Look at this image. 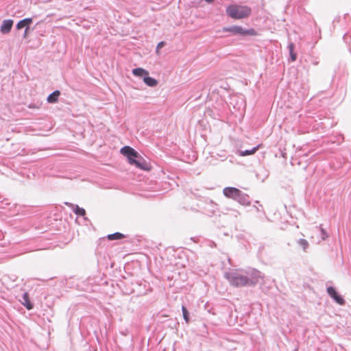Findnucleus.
<instances>
[{"mask_svg": "<svg viewBox=\"0 0 351 351\" xmlns=\"http://www.w3.org/2000/svg\"><path fill=\"white\" fill-rule=\"evenodd\" d=\"M207 3H212L214 0H205Z\"/></svg>", "mask_w": 351, "mask_h": 351, "instance_id": "bb28decb", "label": "nucleus"}, {"mask_svg": "<svg viewBox=\"0 0 351 351\" xmlns=\"http://www.w3.org/2000/svg\"><path fill=\"white\" fill-rule=\"evenodd\" d=\"M291 56V59L292 61H295L297 58V55L294 52L289 53Z\"/></svg>", "mask_w": 351, "mask_h": 351, "instance_id": "5701e85b", "label": "nucleus"}, {"mask_svg": "<svg viewBox=\"0 0 351 351\" xmlns=\"http://www.w3.org/2000/svg\"><path fill=\"white\" fill-rule=\"evenodd\" d=\"M165 45V42L161 41L157 45V49L161 48Z\"/></svg>", "mask_w": 351, "mask_h": 351, "instance_id": "393cba45", "label": "nucleus"}, {"mask_svg": "<svg viewBox=\"0 0 351 351\" xmlns=\"http://www.w3.org/2000/svg\"><path fill=\"white\" fill-rule=\"evenodd\" d=\"M131 165H135L137 168L143 170L149 169L148 163L144 160V158L137 152V156L133 158L132 160L129 162Z\"/></svg>", "mask_w": 351, "mask_h": 351, "instance_id": "7ed1b4c3", "label": "nucleus"}, {"mask_svg": "<svg viewBox=\"0 0 351 351\" xmlns=\"http://www.w3.org/2000/svg\"><path fill=\"white\" fill-rule=\"evenodd\" d=\"M29 29V27H28L25 28V32L23 34V38H27Z\"/></svg>", "mask_w": 351, "mask_h": 351, "instance_id": "b1692460", "label": "nucleus"}, {"mask_svg": "<svg viewBox=\"0 0 351 351\" xmlns=\"http://www.w3.org/2000/svg\"><path fill=\"white\" fill-rule=\"evenodd\" d=\"M182 315H183L184 319L185 320V322L186 323H189V320H190L189 311H187L186 308L184 306H182Z\"/></svg>", "mask_w": 351, "mask_h": 351, "instance_id": "6ab92c4d", "label": "nucleus"}, {"mask_svg": "<svg viewBox=\"0 0 351 351\" xmlns=\"http://www.w3.org/2000/svg\"><path fill=\"white\" fill-rule=\"evenodd\" d=\"M223 32H228L234 35H242L244 33V29L241 26L233 25L229 27H223Z\"/></svg>", "mask_w": 351, "mask_h": 351, "instance_id": "6e6552de", "label": "nucleus"}, {"mask_svg": "<svg viewBox=\"0 0 351 351\" xmlns=\"http://www.w3.org/2000/svg\"><path fill=\"white\" fill-rule=\"evenodd\" d=\"M224 277L231 285L236 287L255 286L259 282V279L263 278L259 271L252 268L233 269L225 272Z\"/></svg>", "mask_w": 351, "mask_h": 351, "instance_id": "f257e3e1", "label": "nucleus"}, {"mask_svg": "<svg viewBox=\"0 0 351 351\" xmlns=\"http://www.w3.org/2000/svg\"><path fill=\"white\" fill-rule=\"evenodd\" d=\"M255 31L253 29H244V33L242 35H255Z\"/></svg>", "mask_w": 351, "mask_h": 351, "instance_id": "412c9836", "label": "nucleus"}, {"mask_svg": "<svg viewBox=\"0 0 351 351\" xmlns=\"http://www.w3.org/2000/svg\"><path fill=\"white\" fill-rule=\"evenodd\" d=\"M32 23V18H25L24 19H22L19 21L16 24V29H21L23 27H29V25Z\"/></svg>", "mask_w": 351, "mask_h": 351, "instance_id": "9b49d317", "label": "nucleus"}, {"mask_svg": "<svg viewBox=\"0 0 351 351\" xmlns=\"http://www.w3.org/2000/svg\"><path fill=\"white\" fill-rule=\"evenodd\" d=\"M121 153L126 156L128 159L129 162L132 160L133 158L137 156V152L130 146H125L121 149Z\"/></svg>", "mask_w": 351, "mask_h": 351, "instance_id": "423d86ee", "label": "nucleus"}, {"mask_svg": "<svg viewBox=\"0 0 351 351\" xmlns=\"http://www.w3.org/2000/svg\"><path fill=\"white\" fill-rule=\"evenodd\" d=\"M259 147H260V145H257L256 147H253L251 149H246L245 151L238 150L237 153L241 156L252 155V154H254V153H256V152L258 149Z\"/></svg>", "mask_w": 351, "mask_h": 351, "instance_id": "ddd939ff", "label": "nucleus"}, {"mask_svg": "<svg viewBox=\"0 0 351 351\" xmlns=\"http://www.w3.org/2000/svg\"><path fill=\"white\" fill-rule=\"evenodd\" d=\"M210 204L213 207V212H214V207L215 206V205L214 204V203L212 201H210Z\"/></svg>", "mask_w": 351, "mask_h": 351, "instance_id": "a878e982", "label": "nucleus"}, {"mask_svg": "<svg viewBox=\"0 0 351 351\" xmlns=\"http://www.w3.org/2000/svg\"><path fill=\"white\" fill-rule=\"evenodd\" d=\"M60 95V92L59 90H55L47 97V100L51 104L56 103L58 101Z\"/></svg>", "mask_w": 351, "mask_h": 351, "instance_id": "2eb2a0df", "label": "nucleus"}, {"mask_svg": "<svg viewBox=\"0 0 351 351\" xmlns=\"http://www.w3.org/2000/svg\"><path fill=\"white\" fill-rule=\"evenodd\" d=\"M107 237L109 240H118L124 238L125 236L120 232H115L108 234Z\"/></svg>", "mask_w": 351, "mask_h": 351, "instance_id": "a211bd4d", "label": "nucleus"}, {"mask_svg": "<svg viewBox=\"0 0 351 351\" xmlns=\"http://www.w3.org/2000/svg\"><path fill=\"white\" fill-rule=\"evenodd\" d=\"M132 73L135 76L143 77V79L144 78V76L149 75V73L147 71L145 70L143 68H140V67L134 69L132 70Z\"/></svg>", "mask_w": 351, "mask_h": 351, "instance_id": "f8f14e48", "label": "nucleus"}, {"mask_svg": "<svg viewBox=\"0 0 351 351\" xmlns=\"http://www.w3.org/2000/svg\"><path fill=\"white\" fill-rule=\"evenodd\" d=\"M65 204L71 207L77 215L84 216L86 215V210L84 208H80L79 206L67 202Z\"/></svg>", "mask_w": 351, "mask_h": 351, "instance_id": "9d476101", "label": "nucleus"}, {"mask_svg": "<svg viewBox=\"0 0 351 351\" xmlns=\"http://www.w3.org/2000/svg\"><path fill=\"white\" fill-rule=\"evenodd\" d=\"M319 229H320V232H321L322 240L324 241L328 237V234L326 232V230L322 227V225L319 226Z\"/></svg>", "mask_w": 351, "mask_h": 351, "instance_id": "aec40b11", "label": "nucleus"}, {"mask_svg": "<svg viewBox=\"0 0 351 351\" xmlns=\"http://www.w3.org/2000/svg\"><path fill=\"white\" fill-rule=\"evenodd\" d=\"M143 82L150 87H154L158 84L157 80L153 77H149V75L144 76Z\"/></svg>", "mask_w": 351, "mask_h": 351, "instance_id": "dca6fc26", "label": "nucleus"}, {"mask_svg": "<svg viewBox=\"0 0 351 351\" xmlns=\"http://www.w3.org/2000/svg\"><path fill=\"white\" fill-rule=\"evenodd\" d=\"M241 190L237 188L228 186L223 189V194L228 198L232 199L236 201L239 196Z\"/></svg>", "mask_w": 351, "mask_h": 351, "instance_id": "20e7f679", "label": "nucleus"}, {"mask_svg": "<svg viewBox=\"0 0 351 351\" xmlns=\"http://www.w3.org/2000/svg\"><path fill=\"white\" fill-rule=\"evenodd\" d=\"M288 48H289V53L293 52L294 44L292 43H289V45H288Z\"/></svg>", "mask_w": 351, "mask_h": 351, "instance_id": "4be33fe9", "label": "nucleus"}, {"mask_svg": "<svg viewBox=\"0 0 351 351\" xmlns=\"http://www.w3.org/2000/svg\"><path fill=\"white\" fill-rule=\"evenodd\" d=\"M327 293L337 304L343 305L345 304L344 299L339 295L336 291L335 289L332 287H328L327 288Z\"/></svg>", "mask_w": 351, "mask_h": 351, "instance_id": "39448f33", "label": "nucleus"}, {"mask_svg": "<svg viewBox=\"0 0 351 351\" xmlns=\"http://www.w3.org/2000/svg\"><path fill=\"white\" fill-rule=\"evenodd\" d=\"M236 201L243 206H249L250 204L249 196L247 194L243 193L241 191Z\"/></svg>", "mask_w": 351, "mask_h": 351, "instance_id": "1a4fd4ad", "label": "nucleus"}, {"mask_svg": "<svg viewBox=\"0 0 351 351\" xmlns=\"http://www.w3.org/2000/svg\"><path fill=\"white\" fill-rule=\"evenodd\" d=\"M226 12L232 19H243L251 14V9L247 6L229 5Z\"/></svg>", "mask_w": 351, "mask_h": 351, "instance_id": "f03ea898", "label": "nucleus"}, {"mask_svg": "<svg viewBox=\"0 0 351 351\" xmlns=\"http://www.w3.org/2000/svg\"><path fill=\"white\" fill-rule=\"evenodd\" d=\"M297 243L299 246H300L304 252L308 248L309 243L308 242L304 239H300L297 241Z\"/></svg>", "mask_w": 351, "mask_h": 351, "instance_id": "f3484780", "label": "nucleus"}, {"mask_svg": "<svg viewBox=\"0 0 351 351\" xmlns=\"http://www.w3.org/2000/svg\"><path fill=\"white\" fill-rule=\"evenodd\" d=\"M14 21L12 19L3 20L1 25V32L3 34H8L12 27Z\"/></svg>", "mask_w": 351, "mask_h": 351, "instance_id": "0eeeda50", "label": "nucleus"}, {"mask_svg": "<svg viewBox=\"0 0 351 351\" xmlns=\"http://www.w3.org/2000/svg\"><path fill=\"white\" fill-rule=\"evenodd\" d=\"M22 304L28 310H31V309L33 308L34 306H33L32 303L30 302V300L29 299V295H28L27 293H23Z\"/></svg>", "mask_w": 351, "mask_h": 351, "instance_id": "4468645a", "label": "nucleus"}]
</instances>
